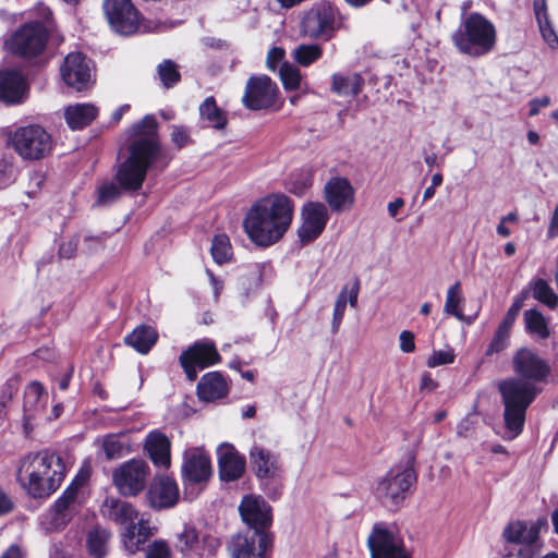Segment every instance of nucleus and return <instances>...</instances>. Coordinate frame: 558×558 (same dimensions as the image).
I'll return each instance as SVG.
<instances>
[{
	"label": "nucleus",
	"mask_w": 558,
	"mask_h": 558,
	"mask_svg": "<svg viewBox=\"0 0 558 558\" xmlns=\"http://www.w3.org/2000/svg\"><path fill=\"white\" fill-rule=\"evenodd\" d=\"M513 377L498 384V392L504 405V424L510 438L522 434L526 421V411L543 391L551 374L549 363L535 350L522 347L512 355Z\"/></svg>",
	"instance_id": "1"
},
{
	"label": "nucleus",
	"mask_w": 558,
	"mask_h": 558,
	"mask_svg": "<svg viewBox=\"0 0 558 558\" xmlns=\"http://www.w3.org/2000/svg\"><path fill=\"white\" fill-rule=\"evenodd\" d=\"M293 215V201L284 193H272L253 203L244 216L243 229L252 243L266 248L284 236Z\"/></svg>",
	"instance_id": "2"
},
{
	"label": "nucleus",
	"mask_w": 558,
	"mask_h": 558,
	"mask_svg": "<svg viewBox=\"0 0 558 558\" xmlns=\"http://www.w3.org/2000/svg\"><path fill=\"white\" fill-rule=\"evenodd\" d=\"M246 531L233 535L228 543V551L234 558H266L272 549L274 534L269 532L272 524V509L260 497L246 495L239 506Z\"/></svg>",
	"instance_id": "3"
},
{
	"label": "nucleus",
	"mask_w": 558,
	"mask_h": 558,
	"mask_svg": "<svg viewBox=\"0 0 558 558\" xmlns=\"http://www.w3.org/2000/svg\"><path fill=\"white\" fill-rule=\"evenodd\" d=\"M65 475L63 458L49 448L23 456L16 471L17 483L34 499H48L59 489Z\"/></svg>",
	"instance_id": "4"
},
{
	"label": "nucleus",
	"mask_w": 558,
	"mask_h": 558,
	"mask_svg": "<svg viewBox=\"0 0 558 558\" xmlns=\"http://www.w3.org/2000/svg\"><path fill=\"white\" fill-rule=\"evenodd\" d=\"M125 150L126 157L117 166L119 180L129 189H142L149 170L162 172L174 159V155L161 142L144 138L128 141Z\"/></svg>",
	"instance_id": "5"
},
{
	"label": "nucleus",
	"mask_w": 558,
	"mask_h": 558,
	"mask_svg": "<svg viewBox=\"0 0 558 558\" xmlns=\"http://www.w3.org/2000/svg\"><path fill=\"white\" fill-rule=\"evenodd\" d=\"M101 511L105 518L119 526L121 542L129 555L143 550L156 533L149 519L141 517L137 508L130 501L106 498Z\"/></svg>",
	"instance_id": "6"
},
{
	"label": "nucleus",
	"mask_w": 558,
	"mask_h": 558,
	"mask_svg": "<svg viewBox=\"0 0 558 558\" xmlns=\"http://www.w3.org/2000/svg\"><path fill=\"white\" fill-rule=\"evenodd\" d=\"M415 462L416 451L409 450L404 463L393 465L378 482L375 493L385 508L397 511L411 495L417 483Z\"/></svg>",
	"instance_id": "7"
},
{
	"label": "nucleus",
	"mask_w": 558,
	"mask_h": 558,
	"mask_svg": "<svg viewBox=\"0 0 558 558\" xmlns=\"http://www.w3.org/2000/svg\"><path fill=\"white\" fill-rule=\"evenodd\" d=\"M454 47L464 54L478 58L492 52L496 46L495 25L478 12H472L452 33Z\"/></svg>",
	"instance_id": "8"
},
{
	"label": "nucleus",
	"mask_w": 558,
	"mask_h": 558,
	"mask_svg": "<svg viewBox=\"0 0 558 558\" xmlns=\"http://www.w3.org/2000/svg\"><path fill=\"white\" fill-rule=\"evenodd\" d=\"M343 26V16L340 9L332 2L322 0L315 3L301 21V32L304 36L329 41Z\"/></svg>",
	"instance_id": "9"
},
{
	"label": "nucleus",
	"mask_w": 558,
	"mask_h": 558,
	"mask_svg": "<svg viewBox=\"0 0 558 558\" xmlns=\"http://www.w3.org/2000/svg\"><path fill=\"white\" fill-rule=\"evenodd\" d=\"M9 144L24 161H39L52 151L53 138L44 126L28 124L16 128Z\"/></svg>",
	"instance_id": "10"
},
{
	"label": "nucleus",
	"mask_w": 558,
	"mask_h": 558,
	"mask_svg": "<svg viewBox=\"0 0 558 558\" xmlns=\"http://www.w3.org/2000/svg\"><path fill=\"white\" fill-rule=\"evenodd\" d=\"M49 32L40 21H33L21 25L9 40L12 54L25 60L39 57L46 49Z\"/></svg>",
	"instance_id": "11"
},
{
	"label": "nucleus",
	"mask_w": 558,
	"mask_h": 558,
	"mask_svg": "<svg viewBox=\"0 0 558 558\" xmlns=\"http://www.w3.org/2000/svg\"><path fill=\"white\" fill-rule=\"evenodd\" d=\"M279 95V87L268 75H252L246 81L241 101L251 111H278L282 105H277Z\"/></svg>",
	"instance_id": "12"
},
{
	"label": "nucleus",
	"mask_w": 558,
	"mask_h": 558,
	"mask_svg": "<svg viewBox=\"0 0 558 558\" xmlns=\"http://www.w3.org/2000/svg\"><path fill=\"white\" fill-rule=\"evenodd\" d=\"M150 473L148 463L143 459H130L112 472V483L123 497H136L147 486Z\"/></svg>",
	"instance_id": "13"
},
{
	"label": "nucleus",
	"mask_w": 558,
	"mask_h": 558,
	"mask_svg": "<svg viewBox=\"0 0 558 558\" xmlns=\"http://www.w3.org/2000/svg\"><path fill=\"white\" fill-rule=\"evenodd\" d=\"M221 355L210 339L197 340L189 345L179 356V363L189 381H195L199 371L216 365Z\"/></svg>",
	"instance_id": "14"
},
{
	"label": "nucleus",
	"mask_w": 558,
	"mask_h": 558,
	"mask_svg": "<svg viewBox=\"0 0 558 558\" xmlns=\"http://www.w3.org/2000/svg\"><path fill=\"white\" fill-rule=\"evenodd\" d=\"M367 547L371 558H411L403 538L384 522L374 524L368 537Z\"/></svg>",
	"instance_id": "15"
},
{
	"label": "nucleus",
	"mask_w": 558,
	"mask_h": 558,
	"mask_svg": "<svg viewBox=\"0 0 558 558\" xmlns=\"http://www.w3.org/2000/svg\"><path fill=\"white\" fill-rule=\"evenodd\" d=\"M102 8L116 33L130 36L137 32L142 15L132 0H104Z\"/></svg>",
	"instance_id": "16"
},
{
	"label": "nucleus",
	"mask_w": 558,
	"mask_h": 558,
	"mask_svg": "<svg viewBox=\"0 0 558 558\" xmlns=\"http://www.w3.org/2000/svg\"><path fill=\"white\" fill-rule=\"evenodd\" d=\"M180 498L175 480L166 474H156L149 482L145 500L153 510H163L174 507Z\"/></svg>",
	"instance_id": "17"
},
{
	"label": "nucleus",
	"mask_w": 558,
	"mask_h": 558,
	"mask_svg": "<svg viewBox=\"0 0 558 558\" xmlns=\"http://www.w3.org/2000/svg\"><path fill=\"white\" fill-rule=\"evenodd\" d=\"M329 214L326 205L320 202H307L302 207V223L298 236L303 245L314 242L326 228Z\"/></svg>",
	"instance_id": "18"
},
{
	"label": "nucleus",
	"mask_w": 558,
	"mask_h": 558,
	"mask_svg": "<svg viewBox=\"0 0 558 558\" xmlns=\"http://www.w3.org/2000/svg\"><path fill=\"white\" fill-rule=\"evenodd\" d=\"M547 527L548 522L545 517L531 522L515 520L505 526L502 537L510 544L531 546L539 539L541 530Z\"/></svg>",
	"instance_id": "19"
},
{
	"label": "nucleus",
	"mask_w": 558,
	"mask_h": 558,
	"mask_svg": "<svg viewBox=\"0 0 558 558\" xmlns=\"http://www.w3.org/2000/svg\"><path fill=\"white\" fill-rule=\"evenodd\" d=\"M324 198L331 211L342 213L353 206L355 191L349 179L331 177L324 186Z\"/></svg>",
	"instance_id": "20"
},
{
	"label": "nucleus",
	"mask_w": 558,
	"mask_h": 558,
	"mask_svg": "<svg viewBox=\"0 0 558 558\" xmlns=\"http://www.w3.org/2000/svg\"><path fill=\"white\" fill-rule=\"evenodd\" d=\"M217 456L219 477L222 482H234L244 475L245 457L232 444H221L217 449Z\"/></svg>",
	"instance_id": "21"
},
{
	"label": "nucleus",
	"mask_w": 558,
	"mask_h": 558,
	"mask_svg": "<svg viewBox=\"0 0 558 558\" xmlns=\"http://www.w3.org/2000/svg\"><path fill=\"white\" fill-rule=\"evenodd\" d=\"M29 94V86L16 70L0 71V101L7 106L23 104Z\"/></svg>",
	"instance_id": "22"
},
{
	"label": "nucleus",
	"mask_w": 558,
	"mask_h": 558,
	"mask_svg": "<svg viewBox=\"0 0 558 558\" xmlns=\"http://www.w3.org/2000/svg\"><path fill=\"white\" fill-rule=\"evenodd\" d=\"M61 76L68 86L78 92L85 89L90 80V70L85 54L69 53L61 65Z\"/></svg>",
	"instance_id": "23"
},
{
	"label": "nucleus",
	"mask_w": 558,
	"mask_h": 558,
	"mask_svg": "<svg viewBox=\"0 0 558 558\" xmlns=\"http://www.w3.org/2000/svg\"><path fill=\"white\" fill-rule=\"evenodd\" d=\"M211 475V461L207 453L194 450L184 454V461L182 464V480L184 485L206 483Z\"/></svg>",
	"instance_id": "24"
},
{
	"label": "nucleus",
	"mask_w": 558,
	"mask_h": 558,
	"mask_svg": "<svg viewBox=\"0 0 558 558\" xmlns=\"http://www.w3.org/2000/svg\"><path fill=\"white\" fill-rule=\"evenodd\" d=\"M252 471L257 478L274 477L282 473L279 456L254 445L248 452Z\"/></svg>",
	"instance_id": "25"
},
{
	"label": "nucleus",
	"mask_w": 558,
	"mask_h": 558,
	"mask_svg": "<svg viewBox=\"0 0 558 558\" xmlns=\"http://www.w3.org/2000/svg\"><path fill=\"white\" fill-rule=\"evenodd\" d=\"M196 393L201 400L214 402L228 396L229 385L220 372H209L201 377Z\"/></svg>",
	"instance_id": "26"
},
{
	"label": "nucleus",
	"mask_w": 558,
	"mask_h": 558,
	"mask_svg": "<svg viewBox=\"0 0 558 558\" xmlns=\"http://www.w3.org/2000/svg\"><path fill=\"white\" fill-rule=\"evenodd\" d=\"M145 450L151 462L158 466L168 469L171 464V441L159 430L150 432L145 441Z\"/></svg>",
	"instance_id": "27"
},
{
	"label": "nucleus",
	"mask_w": 558,
	"mask_h": 558,
	"mask_svg": "<svg viewBox=\"0 0 558 558\" xmlns=\"http://www.w3.org/2000/svg\"><path fill=\"white\" fill-rule=\"evenodd\" d=\"M99 114V109L93 104H74L64 109V119L68 126L73 130H83L90 125Z\"/></svg>",
	"instance_id": "28"
},
{
	"label": "nucleus",
	"mask_w": 558,
	"mask_h": 558,
	"mask_svg": "<svg viewBox=\"0 0 558 558\" xmlns=\"http://www.w3.org/2000/svg\"><path fill=\"white\" fill-rule=\"evenodd\" d=\"M159 338L155 327L141 324L124 337V343L140 354H147Z\"/></svg>",
	"instance_id": "29"
},
{
	"label": "nucleus",
	"mask_w": 558,
	"mask_h": 558,
	"mask_svg": "<svg viewBox=\"0 0 558 558\" xmlns=\"http://www.w3.org/2000/svg\"><path fill=\"white\" fill-rule=\"evenodd\" d=\"M141 189H129L124 186L118 178V167L113 174V180H107L97 187L96 205L107 206L119 201L124 193H137Z\"/></svg>",
	"instance_id": "30"
},
{
	"label": "nucleus",
	"mask_w": 558,
	"mask_h": 558,
	"mask_svg": "<svg viewBox=\"0 0 558 558\" xmlns=\"http://www.w3.org/2000/svg\"><path fill=\"white\" fill-rule=\"evenodd\" d=\"M365 84L360 73H333L331 75L330 90L338 96H357Z\"/></svg>",
	"instance_id": "31"
},
{
	"label": "nucleus",
	"mask_w": 558,
	"mask_h": 558,
	"mask_svg": "<svg viewBox=\"0 0 558 558\" xmlns=\"http://www.w3.org/2000/svg\"><path fill=\"white\" fill-rule=\"evenodd\" d=\"M159 128L160 124L154 114H145L141 120L129 126L126 130L128 141L144 138L146 141L161 142Z\"/></svg>",
	"instance_id": "32"
},
{
	"label": "nucleus",
	"mask_w": 558,
	"mask_h": 558,
	"mask_svg": "<svg viewBox=\"0 0 558 558\" xmlns=\"http://www.w3.org/2000/svg\"><path fill=\"white\" fill-rule=\"evenodd\" d=\"M198 111L201 119L205 121L209 128L217 131L227 128L229 122L228 114L217 105V100L214 96L206 97L199 105Z\"/></svg>",
	"instance_id": "33"
},
{
	"label": "nucleus",
	"mask_w": 558,
	"mask_h": 558,
	"mask_svg": "<svg viewBox=\"0 0 558 558\" xmlns=\"http://www.w3.org/2000/svg\"><path fill=\"white\" fill-rule=\"evenodd\" d=\"M111 533L100 526H96L88 531L86 536V547L88 555L93 558H105L108 549L107 545Z\"/></svg>",
	"instance_id": "34"
},
{
	"label": "nucleus",
	"mask_w": 558,
	"mask_h": 558,
	"mask_svg": "<svg viewBox=\"0 0 558 558\" xmlns=\"http://www.w3.org/2000/svg\"><path fill=\"white\" fill-rule=\"evenodd\" d=\"M525 331L529 335L537 336L539 339H547L550 335L544 315L536 308L526 310L523 314Z\"/></svg>",
	"instance_id": "35"
},
{
	"label": "nucleus",
	"mask_w": 558,
	"mask_h": 558,
	"mask_svg": "<svg viewBox=\"0 0 558 558\" xmlns=\"http://www.w3.org/2000/svg\"><path fill=\"white\" fill-rule=\"evenodd\" d=\"M210 253L218 265L229 263L232 258V245L227 234H216L211 241Z\"/></svg>",
	"instance_id": "36"
},
{
	"label": "nucleus",
	"mask_w": 558,
	"mask_h": 558,
	"mask_svg": "<svg viewBox=\"0 0 558 558\" xmlns=\"http://www.w3.org/2000/svg\"><path fill=\"white\" fill-rule=\"evenodd\" d=\"M463 301L461 283L460 281L454 282L447 291L446 302L444 311L446 314L454 316L459 320L464 319V314L461 308Z\"/></svg>",
	"instance_id": "37"
},
{
	"label": "nucleus",
	"mask_w": 558,
	"mask_h": 558,
	"mask_svg": "<svg viewBox=\"0 0 558 558\" xmlns=\"http://www.w3.org/2000/svg\"><path fill=\"white\" fill-rule=\"evenodd\" d=\"M532 293L535 300L549 308H555L558 304L557 294L545 279L538 278L533 282Z\"/></svg>",
	"instance_id": "38"
},
{
	"label": "nucleus",
	"mask_w": 558,
	"mask_h": 558,
	"mask_svg": "<svg viewBox=\"0 0 558 558\" xmlns=\"http://www.w3.org/2000/svg\"><path fill=\"white\" fill-rule=\"evenodd\" d=\"M47 399L48 395L40 381L34 380L29 383L24 392V411L37 410L43 399Z\"/></svg>",
	"instance_id": "39"
},
{
	"label": "nucleus",
	"mask_w": 558,
	"mask_h": 558,
	"mask_svg": "<svg viewBox=\"0 0 558 558\" xmlns=\"http://www.w3.org/2000/svg\"><path fill=\"white\" fill-rule=\"evenodd\" d=\"M158 76L165 88L174 87L181 81V73L174 61L170 59L163 60L157 66Z\"/></svg>",
	"instance_id": "40"
},
{
	"label": "nucleus",
	"mask_w": 558,
	"mask_h": 558,
	"mask_svg": "<svg viewBox=\"0 0 558 558\" xmlns=\"http://www.w3.org/2000/svg\"><path fill=\"white\" fill-rule=\"evenodd\" d=\"M323 48L317 44L300 45L294 51V60L302 66H310L323 57Z\"/></svg>",
	"instance_id": "41"
},
{
	"label": "nucleus",
	"mask_w": 558,
	"mask_h": 558,
	"mask_svg": "<svg viewBox=\"0 0 558 558\" xmlns=\"http://www.w3.org/2000/svg\"><path fill=\"white\" fill-rule=\"evenodd\" d=\"M198 532L195 527L185 525L183 531L177 534L174 547L183 555L193 551L198 544Z\"/></svg>",
	"instance_id": "42"
},
{
	"label": "nucleus",
	"mask_w": 558,
	"mask_h": 558,
	"mask_svg": "<svg viewBox=\"0 0 558 558\" xmlns=\"http://www.w3.org/2000/svg\"><path fill=\"white\" fill-rule=\"evenodd\" d=\"M510 329L499 325L492 341L486 348L485 355L489 357L505 351L510 344Z\"/></svg>",
	"instance_id": "43"
},
{
	"label": "nucleus",
	"mask_w": 558,
	"mask_h": 558,
	"mask_svg": "<svg viewBox=\"0 0 558 558\" xmlns=\"http://www.w3.org/2000/svg\"><path fill=\"white\" fill-rule=\"evenodd\" d=\"M279 75L286 90H295L301 84L300 70L289 63H282Z\"/></svg>",
	"instance_id": "44"
},
{
	"label": "nucleus",
	"mask_w": 558,
	"mask_h": 558,
	"mask_svg": "<svg viewBox=\"0 0 558 558\" xmlns=\"http://www.w3.org/2000/svg\"><path fill=\"white\" fill-rule=\"evenodd\" d=\"M347 292H348V287L344 286L335 302L332 322H331V332L333 335H336L339 331L340 325L344 317V313H345V308H347Z\"/></svg>",
	"instance_id": "45"
},
{
	"label": "nucleus",
	"mask_w": 558,
	"mask_h": 558,
	"mask_svg": "<svg viewBox=\"0 0 558 558\" xmlns=\"http://www.w3.org/2000/svg\"><path fill=\"white\" fill-rule=\"evenodd\" d=\"M170 140L177 150H181L194 144V140L191 136V131L185 125H172Z\"/></svg>",
	"instance_id": "46"
},
{
	"label": "nucleus",
	"mask_w": 558,
	"mask_h": 558,
	"mask_svg": "<svg viewBox=\"0 0 558 558\" xmlns=\"http://www.w3.org/2000/svg\"><path fill=\"white\" fill-rule=\"evenodd\" d=\"M262 482V489L265 495L271 499L277 500L280 498L283 489L282 475H275L274 477L258 478Z\"/></svg>",
	"instance_id": "47"
},
{
	"label": "nucleus",
	"mask_w": 558,
	"mask_h": 558,
	"mask_svg": "<svg viewBox=\"0 0 558 558\" xmlns=\"http://www.w3.org/2000/svg\"><path fill=\"white\" fill-rule=\"evenodd\" d=\"M102 450L108 460L121 458L124 453V446L118 435L109 434L104 438Z\"/></svg>",
	"instance_id": "48"
},
{
	"label": "nucleus",
	"mask_w": 558,
	"mask_h": 558,
	"mask_svg": "<svg viewBox=\"0 0 558 558\" xmlns=\"http://www.w3.org/2000/svg\"><path fill=\"white\" fill-rule=\"evenodd\" d=\"M541 35L545 43L551 48H558V35L549 20V15L536 20Z\"/></svg>",
	"instance_id": "49"
},
{
	"label": "nucleus",
	"mask_w": 558,
	"mask_h": 558,
	"mask_svg": "<svg viewBox=\"0 0 558 558\" xmlns=\"http://www.w3.org/2000/svg\"><path fill=\"white\" fill-rule=\"evenodd\" d=\"M72 504L73 501H71L66 496H63L62 494L54 500L51 510L53 512V521L56 523H66L70 521L68 510Z\"/></svg>",
	"instance_id": "50"
},
{
	"label": "nucleus",
	"mask_w": 558,
	"mask_h": 558,
	"mask_svg": "<svg viewBox=\"0 0 558 558\" xmlns=\"http://www.w3.org/2000/svg\"><path fill=\"white\" fill-rule=\"evenodd\" d=\"M16 168L12 160L0 158V189L9 186L15 181Z\"/></svg>",
	"instance_id": "51"
},
{
	"label": "nucleus",
	"mask_w": 558,
	"mask_h": 558,
	"mask_svg": "<svg viewBox=\"0 0 558 558\" xmlns=\"http://www.w3.org/2000/svg\"><path fill=\"white\" fill-rule=\"evenodd\" d=\"M146 558H172L169 544L165 539H155L147 546Z\"/></svg>",
	"instance_id": "52"
},
{
	"label": "nucleus",
	"mask_w": 558,
	"mask_h": 558,
	"mask_svg": "<svg viewBox=\"0 0 558 558\" xmlns=\"http://www.w3.org/2000/svg\"><path fill=\"white\" fill-rule=\"evenodd\" d=\"M522 306H523V298H517L512 302L510 307L508 308L505 317L502 318V320L499 325L511 330Z\"/></svg>",
	"instance_id": "53"
},
{
	"label": "nucleus",
	"mask_w": 558,
	"mask_h": 558,
	"mask_svg": "<svg viewBox=\"0 0 558 558\" xmlns=\"http://www.w3.org/2000/svg\"><path fill=\"white\" fill-rule=\"evenodd\" d=\"M456 355L452 350L450 351H434L428 357L427 365L429 367H436L440 365L451 364L454 362Z\"/></svg>",
	"instance_id": "54"
},
{
	"label": "nucleus",
	"mask_w": 558,
	"mask_h": 558,
	"mask_svg": "<svg viewBox=\"0 0 558 558\" xmlns=\"http://www.w3.org/2000/svg\"><path fill=\"white\" fill-rule=\"evenodd\" d=\"M78 243L80 236L76 234L69 239L66 242L61 243L58 250L59 257L65 259L73 258L76 254Z\"/></svg>",
	"instance_id": "55"
},
{
	"label": "nucleus",
	"mask_w": 558,
	"mask_h": 558,
	"mask_svg": "<svg viewBox=\"0 0 558 558\" xmlns=\"http://www.w3.org/2000/svg\"><path fill=\"white\" fill-rule=\"evenodd\" d=\"M286 51L281 47H272L267 53V68L275 71L277 66L283 61Z\"/></svg>",
	"instance_id": "56"
},
{
	"label": "nucleus",
	"mask_w": 558,
	"mask_h": 558,
	"mask_svg": "<svg viewBox=\"0 0 558 558\" xmlns=\"http://www.w3.org/2000/svg\"><path fill=\"white\" fill-rule=\"evenodd\" d=\"M312 186V179H295L290 182L288 191L296 196H303L306 191Z\"/></svg>",
	"instance_id": "57"
},
{
	"label": "nucleus",
	"mask_w": 558,
	"mask_h": 558,
	"mask_svg": "<svg viewBox=\"0 0 558 558\" xmlns=\"http://www.w3.org/2000/svg\"><path fill=\"white\" fill-rule=\"evenodd\" d=\"M400 349L404 353H412L415 350V336L410 330L401 331L399 336Z\"/></svg>",
	"instance_id": "58"
},
{
	"label": "nucleus",
	"mask_w": 558,
	"mask_h": 558,
	"mask_svg": "<svg viewBox=\"0 0 558 558\" xmlns=\"http://www.w3.org/2000/svg\"><path fill=\"white\" fill-rule=\"evenodd\" d=\"M550 105V97L543 96L541 98H533L529 102V117H535L539 113L541 108H546Z\"/></svg>",
	"instance_id": "59"
},
{
	"label": "nucleus",
	"mask_w": 558,
	"mask_h": 558,
	"mask_svg": "<svg viewBox=\"0 0 558 558\" xmlns=\"http://www.w3.org/2000/svg\"><path fill=\"white\" fill-rule=\"evenodd\" d=\"M547 238L556 239L558 238V204L556 205L553 215L550 217L549 226L547 229Z\"/></svg>",
	"instance_id": "60"
},
{
	"label": "nucleus",
	"mask_w": 558,
	"mask_h": 558,
	"mask_svg": "<svg viewBox=\"0 0 558 558\" xmlns=\"http://www.w3.org/2000/svg\"><path fill=\"white\" fill-rule=\"evenodd\" d=\"M206 272H207L210 283L213 286L215 299L218 300V298L223 289V280L216 277L215 274L209 269H207Z\"/></svg>",
	"instance_id": "61"
},
{
	"label": "nucleus",
	"mask_w": 558,
	"mask_h": 558,
	"mask_svg": "<svg viewBox=\"0 0 558 558\" xmlns=\"http://www.w3.org/2000/svg\"><path fill=\"white\" fill-rule=\"evenodd\" d=\"M533 10H534L536 20H539V17L549 15L548 8H547V0H533Z\"/></svg>",
	"instance_id": "62"
},
{
	"label": "nucleus",
	"mask_w": 558,
	"mask_h": 558,
	"mask_svg": "<svg viewBox=\"0 0 558 558\" xmlns=\"http://www.w3.org/2000/svg\"><path fill=\"white\" fill-rule=\"evenodd\" d=\"M81 487V483H77V477H75L71 484L63 490L62 495L66 496L71 501H75L77 497L78 489Z\"/></svg>",
	"instance_id": "63"
},
{
	"label": "nucleus",
	"mask_w": 558,
	"mask_h": 558,
	"mask_svg": "<svg viewBox=\"0 0 558 558\" xmlns=\"http://www.w3.org/2000/svg\"><path fill=\"white\" fill-rule=\"evenodd\" d=\"M359 292L360 281L356 279L351 289L349 290V298L347 299V303H349L351 307H355L357 305Z\"/></svg>",
	"instance_id": "64"
}]
</instances>
